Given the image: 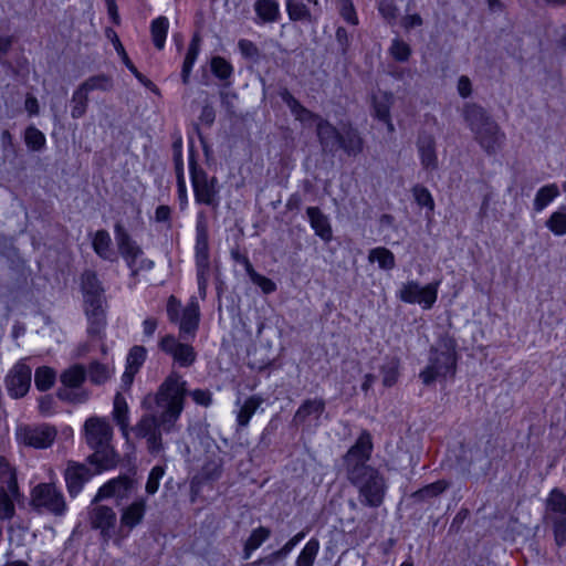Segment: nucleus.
Returning a JSON list of instances; mask_svg holds the SVG:
<instances>
[{"label":"nucleus","mask_w":566,"mask_h":566,"mask_svg":"<svg viewBox=\"0 0 566 566\" xmlns=\"http://www.w3.org/2000/svg\"><path fill=\"white\" fill-rule=\"evenodd\" d=\"M186 394L187 381L179 374L171 373L155 395L156 405L161 409L159 416L144 415L132 429L136 437L146 439L150 453L163 450L161 434L175 429L184 410Z\"/></svg>","instance_id":"1"},{"label":"nucleus","mask_w":566,"mask_h":566,"mask_svg":"<svg viewBox=\"0 0 566 566\" xmlns=\"http://www.w3.org/2000/svg\"><path fill=\"white\" fill-rule=\"evenodd\" d=\"M371 451V436L368 431H363L343 460L346 476L358 489L363 503L377 507L384 501L387 486L379 471L367 464Z\"/></svg>","instance_id":"2"},{"label":"nucleus","mask_w":566,"mask_h":566,"mask_svg":"<svg viewBox=\"0 0 566 566\" xmlns=\"http://www.w3.org/2000/svg\"><path fill=\"white\" fill-rule=\"evenodd\" d=\"M83 438L85 443L94 452L87 458L90 464L97 472L106 471L117 464L118 457L112 447L113 428L104 417H88L83 424Z\"/></svg>","instance_id":"3"},{"label":"nucleus","mask_w":566,"mask_h":566,"mask_svg":"<svg viewBox=\"0 0 566 566\" xmlns=\"http://www.w3.org/2000/svg\"><path fill=\"white\" fill-rule=\"evenodd\" d=\"M462 115L475 140L486 153L494 154L502 147L505 135L481 106L465 104Z\"/></svg>","instance_id":"4"},{"label":"nucleus","mask_w":566,"mask_h":566,"mask_svg":"<svg viewBox=\"0 0 566 566\" xmlns=\"http://www.w3.org/2000/svg\"><path fill=\"white\" fill-rule=\"evenodd\" d=\"M457 369V343L448 335L441 336L431 348L428 365L419 374L424 385L436 380L453 377Z\"/></svg>","instance_id":"5"},{"label":"nucleus","mask_w":566,"mask_h":566,"mask_svg":"<svg viewBox=\"0 0 566 566\" xmlns=\"http://www.w3.org/2000/svg\"><path fill=\"white\" fill-rule=\"evenodd\" d=\"M49 478L50 482L39 483L31 489L30 506L38 513L62 517L69 511L66 499L55 483L54 470H50Z\"/></svg>","instance_id":"6"},{"label":"nucleus","mask_w":566,"mask_h":566,"mask_svg":"<svg viewBox=\"0 0 566 566\" xmlns=\"http://www.w3.org/2000/svg\"><path fill=\"white\" fill-rule=\"evenodd\" d=\"M281 97L295 119L302 123L317 120V136L324 148L334 149L338 145L340 133L334 126L326 120L318 119L312 112L303 107L289 91H283Z\"/></svg>","instance_id":"7"},{"label":"nucleus","mask_w":566,"mask_h":566,"mask_svg":"<svg viewBox=\"0 0 566 566\" xmlns=\"http://www.w3.org/2000/svg\"><path fill=\"white\" fill-rule=\"evenodd\" d=\"M440 281L421 285L417 280H409L400 284L396 292L397 298L406 304L419 305L428 311L433 307L438 300Z\"/></svg>","instance_id":"8"},{"label":"nucleus","mask_w":566,"mask_h":566,"mask_svg":"<svg viewBox=\"0 0 566 566\" xmlns=\"http://www.w3.org/2000/svg\"><path fill=\"white\" fill-rule=\"evenodd\" d=\"M196 266H197V282L198 291L201 298L206 297L207 286L210 276V261H209V239L205 216H198L196 227Z\"/></svg>","instance_id":"9"},{"label":"nucleus","mask_w":566,"mask_h":566,"mask_svg":"<svg viewBox=\"0 0 566 566\" xmlns=\"http://www.w3.org/2000/svg\"><path fill=\"white\" fill-rule=\"evenodd\" d=\"M19 486L14 470L0 460V518L10 520L15 513L14 502L19 499Z\"/></svg>","instance_id":"10"},{"label":"nucleus","mask_w":566,"mask_h":566,"mask_svg":"<svg viewBox=\"0 0 566 566\" xmlns=\"http://www.w3.org/2000/svg\"><path fill=\"white\" fill-rule=\"evenodd\" d=\"M92 502L88 511V521L93 530L98 531L104 542L113 541L116 544V537L119 535V524H117V515L113 507L96 504Z\"/></svg>","instance_id":"11"},{"label":"nucleus","mask_w":566,"mask_h":566,"mask_svg":"<svg viewBox=\"0 0 566 566\" xmlns=\"http://www.w3.org/2000/svg\"><path fill=\"white\" fill-rule=\"evenodd\" d=\"M15 436L21 444L35 449H48L54 443L57 430L49 423L27 424L19 427Z\"/></svg>","instance_id":"12"},{"label":"nucleus","mask_w":566,"mask_h":566,"mask_svg":"<svg viewBox=\"0 0 566 566\" xmlns=\"http://www.w3.org/2000/svg\"><path fill=\"white\" fill-rule=\"evenodd\" d=\"M546 518L554 524L557 545H563L566 541V495L559 490H553L547 497Z\"/></svg>","instance_id":"13"},{"label":"nucleus","mask_w":566,"mask_h":566,"mask_svg":"<svg viewBox=\"0 0 566 566\" xmlns=\"http://www.w3.org/2000/svg\"><path fill=\"white\" fill-rule=\"evenodd\" d=\"M115 234L118 251L134 274L139 270H150L154 266V262L146 259L140 261V265H137V260L143 255V251L122 226L117 224L115 227Z\"/></svg>","instance_id":"14"},{"label":"nucleus","mask_w":566,"mask_h":566,"mask_svg":"<svg viewBox=\"0 0 566 566\" xmlns=\"http://www.w3.org/2000/svg\"><path fill=\"white\" fill-rule=\"evenodd\" d=\"M146 509L147 503L143 497L136 499L120 509L119 535L116 537V545H120L129 536L130 532L142 524Z\"/></svg>","instance_id":"15"},{"label":"nucleus","mask_w":566,"mask_h":566,"mask_svg":"<svg viewBox=\"0 0 566 566\" xmlns=\"http://www.w3.org/2000/svg\"><path fill=\"white\" fill-rule=\"evenodd\" d=\"M31 368L22 361L17 363L4 378L6 389L11 398L27 395L31 386Z\"/></svg>","instance_id":"16"},{"label":"nucleus","mask_w":566,"mask_h":566,"mask_svg":"<svg viewBox=\"0 0 566 566\" xmlns=\"http://www.w3.org/2000/svg\"><path fill=\"white\" fill-rule=\"evenodd\" d=\"M96 473L98 472L96 471ZM94 474L95 472H92L86 464L72 460L67 461L63 478L69 495L76 497Z\"/></svg>","instance_id":"17"},{"label":"nucleus","mask_w":566,"mask_h":566,"mask_svg":"<svg viewBox=\"0 0 566 566\" xmlns=\"http://www.w3.org/2000/svg\"><path fill=\"white\" fill-rule=\"evenodd\" d=\"M158 346L161 352L169 355L180 367L191 366L197 354L191 345L180 343L174 335L164 336Z\"/></svg>","instance_id":"18"},{"label":"nucleus","mask_w":566,"mask_h":566,"mask_svg":"<svg viewBox=\"0 0 566 566\" xmlns=\"http://www.w3.org/2000/svg\"><path fill=\"white\" fill-rule=\"evenodd\" d=\"M134 488V481L127 475H119L104 483L96 492L93 503L103 500L115 499L117 502L129 496Z\"/></svg>","instance_id":"19"},{"label":"nucleus","mask_w":566,"mask_h":566,"mask_svg":"<svg viewBox=\"0 0 566 566\" xmlns=\"http://www.w3.org/2000/svg\"><path fill=\"white\" fill-rule=\"evenodd\" d=\"M81 291L84 308L105 305L104 289L93 271H85L81 276Z\"/></svg>","instance_id":"20"},{"label":"nucleus","mask_w":566,"mask_h":566,"mask_svg":"<svg viewBox=\"0 0 566 566\" xmlns=\"http://www.w3.org/2000/svg\"><path fill=\"white\" fill-rule=\"evenodd\" d=\"M195 199L198 203L217 206L218 189L216 178L209 179L202 171H192Z\"/></svg>","instance_id":"21"},{"label":"nucleus","mask_w":566,"mask_h":566,"mask_svg":"<svg viewBox=\"0 0 566 566\" xmlns=\"http://www.w3.org/2000/svg\"><path fill=\"white\" fill-rule=\"evenodd\" d=\"M394 103V95L390 92L377 91L371 96L373 115L386 124L388 130L392 133L395 126L390 117V108Z\"/></svg>","instance_id":"22"},{"label":"nucleus","mask_w":566,"mask_h":566,"mask_svg":"<svg viewBox=\"0 0 566 566\" xmlns=\"http://www.w3.org/2000/svg\"><path fill=\"white\" fill-rule=\"evenodd\" d=\"M199 304L195 297H192L187 306L182 310L181 318L179 319V331L181 336L195 335L199 325Z\"/></svg>","instance_id":"23"},{"label":"nucleus","mask_w":566,"mask_h":566,"mask_svg":"<svg viewBox=\"0 0 566 566\" xmlns=\"http://www.w3.org/2000/svg\"><path fill=\"white\" fill-rule=\"evenodd\" d=\"M418 153L422 167L426 170H434L438 167L436 140L431 135H421L418 139Z\"/></svg>","instance_id":"24"},{"label":"nucleus","mask_w":566,"mask_h":566,"mask_svg":"<svg viewBox=\"0 0 566 566\" xmlns=\"http://www.w3.org/2000/svg\"><path fill=\"white\" fill-rule=\"evenodd\" d=\"M112 417L119 427L122 436L127 440L129 437V407L125 397L119 392L114 397Z\"/></svg>","instance_id":"25"},{"label":"nucleus","mask_w":566,"mask_h":566,"mask_svg":"<svg viewBox=\"0 0 566 566\" xmlns=\"http://www.w3.org/2000/svg\"><path fill=\"white\" fill-rule=\"evenodd\" d=\"M147 357V350L143 346H133L127 355L126 369L123 374L125 385L133 382L134 376L138 373Z\"/></svg>","instance_id":"26"},{"label":"nucleus","mask_w":566,"mask_h":566,"mask_svg":"<svg viewBox=\"0 0 566 566\" xmlns=\"http://www.w3.org/2000/svg\"><path fill=\"white\" fill-rule=\"evenodd\" d=\"M325 410V401L319 398L305 400L296 410L294 420L305 422L308 419L318 420Z\"/></svg>","instance_id":"27"},{"label":"nucleus","mask_w":566,"mask_h":566,"mask_svg":"<svg viewBox=\"0 0 566 566\" xmlns=\"http://www.w3.org/2000/svg\"><path fill=\"white\" fill-rule=\"evenodd\" d=\"M363 138L358 132L348 127L340 133L339 142L336 147L342 148L348 156H357L363 150Z\"/></svg>","instance_id":"28"},{"label":"nucleus","mask_w":566,"mask_h":566,"mask_svg":"<svg viewBox=\"0 0 566 566\" xmlns=\"http://www.w3.org/2000/svg\"><path fill=\"white\" fill-rule=\"evenodd\" d=\"M84 312L88 321V334L102 337L106 326L105 306L85 307Z\"/></svg>","instance_id":"29"},{"label":"nucleus","mask_w":566,"mask_h":566,"mask_svg":"<svg viewBox=\"0 0 566 566\" xmlns=\"http://www.w3.org/2000/svg\"><path fill=\"white\" fill-rule=\"evenodd\" d=\"M312 228L315 233L325 241L332 238V229L328 219L316 207H310L306 210Z\"/></svg>","instance_id":"30"},{"label":"nucleus","mask_w":566,"mask_h":566,"mask_svg":"<svg viewBox=\"0 0 566 566\" xmlns=\"http://www.w3.org/2000/svg\"><path fill=\"white\" fill-rule=\"evenodd\" d=\"M262 403L263 399L258 395H253L247 398L237 411L238 426L241 428L247 427Z\"/></svg>","instance_id":"31"},{"label":"nucleus","mask_w":566,"mask_h":566,"mask_svg":"<svg viewBox=\"0 0 566 566\" xmlns=\"http://www.w3.org/2000/svg\"><path fill=\"white\" fill-rule=\"evenodd\" d=\"M559 195V188L556 184H548L541 187L535 193L533 209L536 212H542Z\"/></svg>","instance_id":"32"},{"label":"nucleus","mask_w":566,"mask_h":566,"mask_svg":"<svg viewBox=\"0 0 566 566\" xmlns=\"http://www.w3.org/2000/svg\"><path fill=\"white\" fill-rule=\"evenodd\" d=\"M92 245L98 256L104 260H113L114 251L112 249V239L107 231H96L92 240Z\"/></svg>","instance_id":"33"},{"label":"nucleus","mask_w":566,"mask_h":566,"mask_svg":"<svg viewBox=\"0 0 566 566\" xmlns=\"http://www.w3.org/2000/svg\"><path fill=\"white\" fill-rule=\"evenodd\" d=\"M88 378L95 385H103L114 375V366L111 363L93 361L88 366Z\"/></svg>","instance_id":"34"},{"label":"nucleus","mask_w":566,"mask_h":566,"mask_svg":"<svg viewBox=\"0 0 566 566\" xmlns=\"http://www.w3.org/2000/svg\"><path fill=\"white\" fill-rule=\"evenodd\" d=\"M270 535L271 531L268 527L259 526L253 530L244 544L243 558L249 559L252 553L258 549Z\"/></svg>","instance_id":"35"},{"label":"nucleus","mask_w":566,"mask_h":566,"mask_svg":"<svg viewBox=\"0 0 566 566\" xmlns=\"http://www.w3.org/2000/svg\"><path fill=\"white\" fill-rule=\"evenodd\" d=\"M254 10L263 22H274L280 15V7L275 0H258Z\"/></svg>","instance_id":"36"},{"label":"nucleus","mask_w":566,"mask_h":566,"mask_svg":"<svg viewBox=\"0 0 566 566\" xmlns=\"http://www.w3.org/2000/svg\"><path fill=\"white\" fill-rule=\"evenodd\" d=\"M545 227L555 235H566V207L562 206L551 213L545 222Z\"/></svg>","instance_id":"37"},{"label":"nucleus","mask_w":566,"mask_h":566,"mask_svg":"<svg viewBox=\"0 0 566 566\" xmlns=\"http://www.w3.org/2000/svg\"><path fill=\"white\" fill-rule=\"evenodd\" d=\"M84 366L75 364L61 374V382L67 388H78L85 380Z\"/></svg>","instance_id":"38"},{"label":"nucleus","mask_w":566,"mask_h":566,"mask_svg":"<svg viewBox=\"0 0 566 566\" xmlns=\"http://www.w3.org/2000/svg\"><path fill=\"white\" fill-rule=\"evenodd\" d=\"M369 262L378 263V266L382 270H392L396 265L394 253L382 247L371 249L368 254Z\"/></svg>","instance_id":"39"},{"label":"nucleus","mask_w":566,"mask_h":566,"mask_svg":"<svg viewBox=\"0 0 566 566\" xmlns=\"http://www.w3.org/2000/svg\"><path fill=\"white\" fill-rule=\"evenodd\" d=\"M200 40L198 36H193L191 40L181 70L182 82L187 84L189 82L192 66L199 55Z\"/></svg>","instance_id":"40"},{"label":"nucleus","mask_w":566,"mask_h":566,"mask_svg":"<svg viewBox=\"0 0 566 566\" xmlns=\"http://www.w3.org/2000/svg\"><path fill=\"white\" fill-rule=\"evenodd\" d=\"M168 29L169 21L166 17H158L150 24L153 42L158 50L165 46Z\"/></svg>","instance_id":"41"},{"label":"nucleus","mask_w":566,"mask_h":566,"mask_svg":"<svg viewBox=\"0 0 566 566\" xmlns=\"http://www.w3.org/2000/svg\"><path fill=\"white\" fill-rule=\"evenodd\" d=\"M112 87V80L106 75H96L87 78L81 86L77 88L88 96L90 92L93 91H108Z\"/></svg>","instance_id":"42"},{"label":"nucleus","mask_w":566,"mask_h":566,"mask_svg":"<svg viewBox=\"0 0 566 566\" xmlns=\"http://www.w3.org/2000/svg\"><path fill=\"white\" fill-rule=\"evenodd\" d=\"M318 549V541L315 538L310 539L301 551L296 559V566H313Z\"/></svg>","instance_id":"43"},{"label":"nucleus","mask_w":566,"mask_h":566,"mask_svg":"<svg viewBox=\"0 0 566 566\" xmlns=\"http://www.w3.org/2000/svg\"><path fill=\"white\" fill-rule=\"evenodd\" d=\"M24 142L30 150L40 151L44 148L46 138L40 129L29 126L24 133Z\"/></svg>","instance_id":"44"},{"label":"nucleus","mask_w":566,"mask_h":566,"mask_svg":"<svg viewBox=\"0 0 566 566\" xmlns=\"http://www.w3.org/2000/svg\"><path fill=\"white\" fill-rule=\"evenodd\" d=\"M55 381V371L50 367H40L35 370L34 374V382L35 387L41 390L45 391L50 389Z\"/></svg>","instance_id":"45"},{"label":"nucleus","mask_w":566,"mask_h":566,"mask_svg":"<svg viewBox=\"0 0 566 566\" xmlns=\"http://www.w3.org/2000/svg\"><path fill=\"white\" fill-rule=\"evenodd\" d=\"M245 270H247V273H248L250 280L255 285H258L262 290L263 293L270 294L276 290L275 283L271 279H269L264 275H261L260 273L254 271V269L252 268L250 262H247Z\"/></svg>","instance_id":"46"},{"label":"nucleus","mask_w":566,"mask_h":566,"mask_svg":"<svg viewBox=\"0 0 566 566\" xmlns=\"http://www.w3.org/2000/svg\"><path fill=\"white\" fill-rule=\"evenodd\" d=\"M286 10L291 20H311V12L301 0H286Z\"/></svg>","instance_id":"47"},{"label":"nucleus","mask_w":566,"mask_h":566,"mask_svg":"<svg viewBox=\"0 0 566 566\" xmlns=\"http://www.w3.org/2000/svg\"><path fill=\"white\" fill-rule=\"evenodd\" d=\"M165 473L166 469L163 465H155L150 470L145 485V491L148 495H154L155 493H157L160 485V481L164 478Z\"/></svg>","instance_id":"48"},{"label":"nucleus","mask_w":566,"mask_h":566,"mask_svg":"<svg viewBox=\"0 0 566 566\" xmlns=\"http://www.w3.org/2000/svg\"><path fill=\"white\" fill-rule=\"evenodd\" d=\"M412 195L420 207L427 208L430 212L434 210V200L430 191L420 185L412 188Z\"/></svg>","instance_id":"49"},{"label":"nucleus","mask_w":566,"mask_h":566,"mask_svg":"<svg viewBox=\"0 0 566 566\" xmlns=\"http://www.w3.org/2000/svg\"><path fill=\"white\" fill-rule=\"evenodd\" d=\"M448 485L449 484L444 480H440L428 484L419 491L415 492L413 496L421 500L434 497L441 494L448 488Z\"/></svg>","instance_id":"50"},{"label":"nucleus","mask_w":566,"mask_h":566,"mask_svg":"<svg viewBox=\"0 0 566 566\" xmlns=\"http://www.w3.org/2000/svg\"><path fill=\"white\" fill-rule=\"evenodd\" d=\"M211 71L220 80H227L232 75L233 67L221 56H214L211 60Z\"/></svg>","instance_id":"51"},{"label":"nucleus","mask_w":566,"mask_h":566,"mask_svg":"<svg viewBox=\"0 0 566 566\" xmlns=\"http://www.w3.org/2000/svg\"><path fill=\"white\" fill-rule=\"evenodd\" d=\"M87 101H88V96L85 95L83 92L76 90L73 93V97H72L73 105H72V111H71V115L73 118H80L85 114L86 107H87Z\"/></svg>","instance_id":"52"},{"label":"nucleus","mask_w":566,"mask_h":566,"mask_svg":"<svg viewBox=\"0 0 566 566\" xmlns=\"http://www.w3.org/2000/svg\"><path fill=\"white\" fill-rule=\"evenodd\" d=\"M389 51L392 57L399 62L407 61L411 54L410 46L399 39L392 41Z\"/></svg>","instance_id":"53"},{"label":"nucleus","mask_w":566,"mask_h":566,"mask_svg":"<svg viewBox=\"0 0 566 566\" xmlns=\"http://www.w3.org/2000/svg\"><path fill=\"white\" fill-rule=\"evenodd\" d=\"M339 13L349 24H358V18L352 0H339Z\"/></svg>","instance_id":"54"},{"label":"nucleus","mask_w":566,"mask_h":566,"mask_svg":"<svg viewBox=\"0 0 566 566\" xmlns=\"http://www.w3.org/2000/svg\"><path fill=\"white\" fill-rule=\"evenodd\" d=\"M378 10L384 19L388 22H394L397 18L398 9L394 3V0H380Z\"/></svg>","instance_id":"55"},{"label":"nucleus","mask_w":566,"mask_h":566,"mask_svg":"<svg viewBox=\"0 0 566 566\" xmlns=\"http://www.w3.org/2000/svg\"><path fill=\"white\" fill-rule=\"evenodd\" d=\"M180 302L175 297L170 296L167 303V315L170 322L178 323L182 315Z\"/></svg>","instance_id":"56"},{"label":"nucleus","mask_w":566,"mask_h":566,"mask_svg":"<svg viewBox=\"0 0 566 566\" xmlns=\"http://www.w3.org/2000/svg\"><path fill=\"white\" fill-rule=\"evenodd\" d=\"M177 179H178V195H179V201H180V208L181 209H185L187 203H188V199H187V189H186V184H185V179H184V170H182V167L180 166H177Z\"/></svg>","instance_id":"57"},{"label":"nucleus","mask_w":566,"mask_h":566,"mask_svg":"<svg viewBox=\"0 0 566 566\" xmlns=\"http://www.w3.org/2000/svg\"><path fill=\"white\" fill-rule=\"evenodd\" d=\"M39 411L44 417H50L54 413V399L52 396H42L39 398Z\"/></svg>","instance_id":"58"},{"label":"nucleus","mask_w":566,"mask_h":566,"mask_svg":"<svg viewBox=\"0 0 566 566\" xmlns=\"http://www.w3.org/2000/svg\"><path fill=\"white\" fill-rule=\"evenodd\" d=\"M59 396L74 403H84L88 400L90 394L86 390H81L71 395L66 390H60Z\"/></svg>","instance_id":"59"},{"label":"nucleus","mask_w":566,"mask_h":566,"mask_svg":"<svg viewBox=\"0 0 566 566\" xmlns=\"http://www.w3.org/2000/svg\"><path fill=\"white\" fill-rule=\"evenodd\" d=\"M190 396L196 403L205 407H208L212 401L211 394L208 390L196 389L190 392Z\"/></svg>","instance_id":"60"},{"label":"nucleus","mask_w":566,"mask_h":566,"mask_svg":"<svg viewBox=\"0 0 566 566\" xmlns=\"http://www.w3.org/2000/svg\"><path fill=\"white\" fill-rule=\"evenodd\" d=\"M398 378V369L395 365L389 366L382 370V384L386 387H391L396 384Z\"/></svg>","instance_id":"61"},{"label":"nucleus","mask_w":566,"mask_h":566,"mask_svg":"<svg viewBox=\"0 0 566 566\" xmlns=\"http://www.w3.org/2000/svg\"><path fill=\"white\" fill-rule=\"evenodd\" d=\"M158 326V321L154 317H147L143 321V334L146 339H149L154 336Z\"/></svg>","instance_id":"62"},{"label":"nucleus","mask_w":566,"mask_h":566,"mask_svg":"<svg viewBox=\"0 0 566 566\" xmlns=\"http://www.w3.org/2000/svg\"><path fill=\"white\" fill-rule=\"evenodd\" d=\"M423 23L422 18L418 13L408 14L402 18L401 24L406 30L421 27Z\"/></svg>","instance_id":"63"},{"label":"nucleus","mask_w":566,"mask_h":566,"mask_svg":"<svg viewBox=\"0 0 566 566\" xmlns=\"http://www.w3.org/2000/svg\"><path fill=\"white\" fill-rule=\"evenodd\" d=\"M457 88H458V93L460 94L461 97H469L472 93V85H471V81L468 76H461L459 80H458V85H457Z\"/></svg>","instance_id":"64"}]
</instances>
